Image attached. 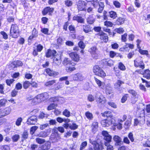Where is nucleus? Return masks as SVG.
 Here are the masks:
<instances>
[{"instance_id":"obj_1","label":"nucleus","mask_w":150,"mask_h":150,"mask_svg":"<svg viewBox=\"0 0 150 150\" xmlns=\"http://www.w3.org/2000/svg\"><path fill=\"white\" fill-rule=\"evenodd\" d=\"M95 96L98 106L101 107L106 102L105 98L100 93H98L96 94Z\"/></svg>"},{"instance_id":"obj_2","label":"nucleus","mask_w":150,"mask_h":150,"mask_svg":"<svg viewBox=\"0 0 150 150\" xmlns=\"http://www.w3.org/2000/svg\"><path fill=\"white\" fill-rule=\"evenodd\" d=\"M19 33L18 25L16 24H12L10 30V36L13 38H16L19 35Z\"/></svg>"},{"instance_id":"obj_3","label":"nucleus","mask_w":150,"mask_h":150,"mask_svg":"<svg viewBox=\"0 0 150 150\" xmlns=\"http://www.w3.org/2000/svg\"><path fill=\"white\" fill-rule=\"evenodd\" d=\"M93 71L96 75L101 77L106 76V74L102 69L97 65H95L93 68Z\"/></svg>"},{"instance_id":"obj_4","label":"nucleus","mask_w":150,"mask_h":150,"mask_svg":"<svg viewBox=\"0 0 150 150\" xmlns=\"http://www.w3.org/2000/svg\"><path fill=\"white\" fill-rule=\"evenodd\" d=\"M92 4L95 8H97L99 6L98 12L99 13H102L104 7L103 3L99 2L98 0H93L92 2Z\"/></svg>"},{"instance_id":"obj_5","label":"nucleus","mask_w":150,"mask_h":150,"mask_svg":"<svg viewBox=\"0 0 150 150\" xmlns=\"http://www.w3.org/2000/svg\"><path fill=\"white\" fill-rule=\"evenodd\" d=\"M49 95L47 93H44L37 95L34 99L36 102H40L48 98Z\"/></svg>"},{"instance_id":"obj_6","label":"nucleus","mask_w":150,"mask_h":150,"mask_svg":"<svg viewBox=\"0 0 150 150\" xmlns=\"http://www.w3.org/2000/svg\"><path fill=\"white\" fill-rule=\"evenodd\" d=\"M114 121L113 118L108 117L106 119L102 120L101 123L103 127H108L112 124L114 126H115V124L114 123Z\"/></svg>"},{"instance_id":"obj_7","label":"nucleus","mask_w":150,"mask_h":150,"mask_svg":"<svg viewBox=\"0 0 150 150\" xmlns=\"http://www.w3.org/2000/svg\"><path fill=\"white\" fill-rule=\"evenodd\" d=\"M87 5V2L84 1L80 0L77 2V8L79 11H86V6Z\"/></svg>"},{"instance_id":"obj_8","label":"nucleus","mask_w":150,"mask_h":150,"mask_svg":"<svg viewBox=\"0 0 150 150\" xmlns=\"http://www.w3.org/2000/svg\"><path fill=\"white\" fill-rule=\"evenodd\" d=\"M89 51L91 54L92 57L95 59H97L98 57L99 52L96 47H93L89 50Z\"/></svg>"},{"instance_id":"obj_9","label":"nucleus","mask_w":150,"mask_h":150,"mask_svg":"<svg viewBox=\"0 0 150 150\" xmlns=\"http://www.w3.org/2000/svg\"><path fill=\"white\" fill-rule=\"evenodd\" d=\"M37 117L35 115H32L28 118L26 123L28 125H35L37 122Z\"/></svg>"},{"instance_id":"obj_10","label":"nucleus","mask_w":150,"mask_h":150,"mask_svg":"<svg viewBox=\"0 0 150 150\" xmlns=\"http://www.w3.org/2000/svg\"><path fill=\"white\" fill-rule=\"evenodd\" d=\"M23 64L21 61L20 60H16L11 63L9 66L11 69H13L15 68L22 66Z\"/></svg>"},{"instance_id":"obj_11","label":"nucleus","mask_w":150,"mask_h":150,"mask_svg":"<svg viewBox=\"0 0 150 150\" xmlns=\"http://www.w3.org/2000/svg\"><path fill=\"white\" fill-rule=\"evenodd\" d=\"M141 114L138 117V119L139 122V124L141 125H143L145 122V117H144V109L141 111Z\"/></svg>"},{"instance_id":"obj_12","label":"nucleus","mask_w":150,"mask_h":150,"mask_svg":"<svg viewBox=\"0 0 150 150\" xmlns=\"http://www.w3.org/2000/svg\"><path fill=\"white\" fill-rule=\"evenodd\" d=\"M73 79L76 81H81L84 79V77L81 73H77L72 75Z\"/></svg>"},{"instance_id":"obj_13","label":"nucleus","mask_w":150,"mask_h":150,"mask_svg":"<svg viewBox=\"0 0 150 150\" xmlns=\"http://www.w3.org/2000/svg\"><path fill=\"white\" fill-rule=\"evenodd\" d=\"M102 133L104 137V139L106 141V142H111L112 137L110 135L107 131H103Z\"/></svg>"},{"instance_id":"obj_14","label":"nucleus","mask_w":150,"mask_h":150,"mask_svg":"<svg viewBox=\"0 0 150 150\" xmlns=\"http://www.w3.org/2000/svg\"><path fill=\"white\" fill-rule=\"evenodd\" d=\"M98 35H99L100 39L103 40V42H107L108 40V37L106 34L103 32L101 31L98 33Z\"/></svg>"},{"instance_id":"obj_15","label":"nucleus","mask_w":150,"mask_h":150,"mask_svg":"<svg viewBox=\"0 0 150 150\" xmlns=\"http://www.w3.org/2000/svg\"><path fill=\"white\" fill-rule=\"evenodd\" d=\"M69 55L72 59L75 62H78L79 59V55L74 52H71L69 53Z\"/></svg>"},{"instance_id":"obj_16","label":"nucleus","mask_w":150,"mask_h":150,"mask_svg":"<svg viewBox=\"0 0 150 150\" xmlns=\"http://www.w3.org/2000/svg\"><path fill=\"white\" fill-rule=\"evenodd\" d=\"M134 65L136 67H139L142 69H143L145 68V65L143 62L141 61L139 62L137 59L134 60Z\"/></svg>"},{"instance_id":"obj_17","label":"nucleus","mask_w":150,"mask_h":150,"mask_svg":"<svg viewBox=\"0 0 150 150\" xmlns=\"http://www.w3.org/2000/svg\"><path fill=\"white\" fill-rule=\"evenodd\" d=\"M54 11V9L53 8H50V7H47L45 8L42 11V14L43 15H46L48 13L50 14L52 13Z\"/></svg>"},{"instance_id":"obj_18","label":"nucleus","mask_w":150,"mask_h":150,"mask_svg":"<svg viewBox=\"0 0 150 150\" xmlns=\"http://www.w3.org/2000/svg\"><path fill=\"white\" fill-rule=\"evenodd\" d=\"M113 139L115 142L116 145H120L122 143V139L120 137L118 136L115 135L113 138Z\"/></svg>"},{"instance_id":"obj_19","label":"nucleus","mask_w":150,"mask_h":150,"mask_svg":"<svg viewBox=\"0 0 150 150\" xmlns=\"http://www.w3.org/2000/svg\"><path fill=\"white\" fill-rule=\"evenodd\" d=\"M56 53V52L54 50H48L46 53V56L47 57H54Z\"/></svg>"},{"instance_id":"obj_20","label":"nucleus","mask_w":150,"mask_h":150,"mask_svg":"<svg viewBox=\"0 0 150 150\" xmlns=\"http://www.w3.org/2000/svg\"><path fill=\"white\" fill-rule=\"evenodd\" d=\"M63 63L64 65H66V67L69 65L74 66L75 64L74 63L71 61L69 59L66 58L64 59Z\"/></svg>"},{"instance_id":"obj_21","label":"nucleus","mask_w":150,"mask_h":150,"mask_svg":"<svg viewBox=\"0 0 150 150\" xmlns=\"http://www.w3.org/2000/svg\"><path fill=\"white\" fill-rule=\"evenodd\" d=\"M94 78L96 82L98 85L99 87L102 89L104 88L105 86L104 83L103 82H101L100 80L95 77H94Z\"/></svg>"},{"instance_id":"obj_22","label":"nucleus","mask_w":150,"mask_h":150,"mask_svg":"<svg viewBox=\"0 0 150 150\" xmlns=\"http://www.w3.org/2000/svg\"><path fill=\"white\" fill-rule=\"evenodd\" d=\"M74 20L76 21L78 23H84V20L83 18L80 16H74L73 18Z\"/></svg>"},{"instance_id":"obj_23","label":"nucleus","mask_w":150,"mask_h":150,"mask_svg":"<svg viewBox=\"0 0 150 150\" xmlns=\"http://www.w3.org/2000/svg\"><path fill=\"white\" fill-rule=\"evenodd\" d=\"M38 32L37 30L35 28H34L32 31V35L30 36L28 38L29 40H31L34 38H37L38 35Z\"/></svg>"},{"instance_id":"obj_24","label":"nucleus","mask_w":150,"mask_h":150,"mask_svg":"<svg viewBox=\"0 0 150 150\" xmlns=\"http://www.w3.org/2000/svg\"><path fill=\"white\" fill-rule=\"evenodd\" d=\"M50 143L47 142L41 146V150H47L50 149Z\"/></svg>"},{"instance_id":"obj_25","label":"nucleus","mask_w":150,"mask_h":150,"mask_svg":"<svg viewBox=\"0 0 150 150\" xmlns=\"http://www.w3.org/2000/svg\"><path fill=\"white\" fill-rule=\"evenodd\" d=\"M11 108L9 107H8L5 108L3 110L1 111V112H3L2 113L3 116L9 114L11 111Z\"/></svg>"},{"instance_id":"obj_26","label":"nucleus","mask_w":150,"mask_h":150,"mask_svg":"<svg viewBox=\"0 0 150 150\" xmlns=\"http://www.w3.org/2000/svg\"><path fill=\"white\" fill-rule=\"evenodd\" d=\"M93 148L94 150H102L103 149L102 144H99L97 142L94 144Z\"/></svg>"},{"instance_id":"obj_27","label":"nucleus","mask_w":150,"mask_h":150,"mask_svg":"<svg viewBox=\"0 0 150 150\" xmlns=\"http://www.w3.org/2000/svg\"><path fill=\"white\" fill-rule=\"evenodd\" d=\"M102 116L104 117H106L107 118L108 117H110L111 118H113V116L112 114V113L110 111H107L101 114Z\"/></svg>"},{"instance_id":"obj_28","label":"nucleus","mask_w":150,"mask_h":150,"mask_svg":"<svg viewBox=\"0 0 150 150\" xmlns=\"http://www.w3.org/2000/svg\"><path fill=\"white\" fill-rule=\"evenodd\" d=\"M98 125L97 122H94L91 126L92 130L93 132H95L98 129Z\"/></svg>"},{"instance_id":"obj_29","label":"nucleus","mask_w":150,"mask_h":150,"mask_svg":"<svg viewBox=\"0 0 150 150\" xmlns=\"http://www.w3.org/2000/svg\"><path fill=\"white\" fill-rule=\"evenodd\" d=\"M46 72L50 76H55L57 74V73L56 72L53 71L50 69H46Z\"/></svg>"},{"instance_id":"obj_30","label":"nucleus","mask_w":150,"mask_h":150,"mask_svg":"<svg viewBox=\"0 0 150 150\" xmlns=\"http://www.w3.org/2000/svg\"><path fill=\"white\" fill-rule=\"evenodd\" d=\"M143 77L146 78L147 79H149L150 78V71L148 69L146 70L142 74Z\"/></svg>"},{"instance_id":"obj_31","label":"nucleus","mask_w":150,"mask_h":150,"mask_svg":"<svg viewBox=\"0 0 150 150\" xmlns=\"http://www.w3.org/2000/svg\"><path fill=\"white\" fill-rule=\"evenodd\" d=\"M110 142H105V145L106 147L107 150H114V148L113 146L110 144Z\"/></svg>"},{"instance_id":"obj_32","label":"nucleus","mask_w":150,"mask_h":150,"mask_svg":"<svg viewBox=\"0 0 150 150\" xmlns=\"http://www.w3.org/2000/svg\"><path fill=\"white\" fill-rule=\"evenodd\" d=\"M106 90V92L107 94H110L112 92V88L110 84L107 85Z\"/></svg>"},{"instance_id":"obj_33","label":"nucleus","mask_w":150,"mask_h":150,"mask_svg":"<svg viewBox=\"0 0 150 150\" xmlns=\"http://www.w3.org/2000/svg\"><path fill=\"white\" fill-rule=\"evenodd\" d=\"M87 22L89 24H92L95 21V18L93 15L89 16L87 19Z\"/></svg>"},{"instance_id":"obj_34","label":"nucleus","mask_w":150,"mask_h":150,"mask_svg":"<svg viewBox=\"0 0 150 150\" xmlns=\"http://www.w3.org/2000/svg\"><path fill=\"white\" fill-rule=\"evenodd\" d=\"M57 55H56L55 57H54L53 59V63L57 65H59L61 63L60 59H58L57 58Z\"/></svg>"},{"instance_id":"obj_35","label":"nucleus","mask_w":150,"mask_h":150,"mask_svg":"<svg viewBox=\"0 0 150 150\" xmlns=\"http://www.w3.org/2000/svg\"><path fill=\"white\" fill-rule=\"evenodd\" d=\"M74 66L69 65L66 67V70L67 72L72 71L75 70L76 68L74 67Z\"/></svg>"},{"instance_id":"obj_36","label":"nucleus","mask_w":150,"mask_h":150,"mask_svg":"<svg viewBox=\"0 0 150 150\" xmlns=\"http://www.w3.org/2000/svg\"><path fill=\"white\" fill-rule=\"evenodd\" d=\"M125 21V18L121 17H119L116 20V23L117 25H121L124 23Z\"/></svg>"},{"instance_id":"obj_37","label":"nucleus","mask_w":150,"mask_h":150,"mask_svg":"<svg viewBox=\"0 0 150 150\" xmlns=\"http://www.w3.org/2000/svg\"><path fill=\"white\" fill-rule=\"evenodd\" d=\"M28 133L27 132L25 131L22 134V140L23 141L24 140L27 139L28 137Z\"/></svg>"},{"instance_id":"obj_38","label":"nucleus","mask_w":150,"mask_h":150,"mask_svg":"<svg viewBox=\"0 0 150 150\" xmlns=\"http://www.w3.org/2000/svg\"><path fill=\"white\" fill-rule=\"evenodd\" d=\"M109 16L111 18L114 19L115 18L117 17V14L116 12L111 11L109 12Z\"/></svg>"},{"instance_id":"obj_39","label":"nucleus","mask_w":150,"mask_h":150,"mask_svg":"<svg viewBox=\"0 0 150 150\" xmlns=\"http://www.w3.org/2000/svg\"><path fill=\"white\" fill-rule=\"evenodd\" d=\"M83 31L86 33H88L91 31V28L88 25H83Z\"/></svg>"},{"instance_id":"obj_40","label":"nucleus","mask_w":150,"mask_h":150,"mask_svg":"<svg viewBox=\"0 0 150 150\" xmlns=\"http://www.w3.org/2000/svg\"><path fill=\"white\" fill-rule=\"evenodd\" d=\"M30 85V83L28 81H25L23 82V88L26 89L28 88Z\"/></svg>"},{"instance_id":"obj_41","label":"nucleus","mask_w":150,"mask_h":150,"mask_svg":"<svg viewBox=\"0 0 150 150\" xmlns=\"http://www.w3.org/2000/svg\"><path fill=\"white\" fill-rule=\"evenodd\" d=\"M57 106V104L52 103L48 107L47 109L48 110H52L54 109Z\"/></svg>"},{"instance_id":"obj_42","label":"nucleus","mask_w":150,"mask_h":150,"mask_svg":"<svg viewBox=\"0 0 150 150\" xmlns=\"http://www.w3.org/2000/svg\"><path fill=\"white\" fill-rule=\"evenodd\" d=\"M62 114L64 115L67 117H69L71 115L70 112L66 109L63 111L62 112Z\"/></svg>"},{"instance_id":"obj_43","label":"nucleus","mask_w":150,"mask_h":150,"mask_svg":"<svg viewBox=\"0 0 150 150\" xmlns=\"http://www.w3.org/2000/svg\"><path fill=\"white\" fill-rule=\"evenodd\" d=\"M85 115L86 117L89 120L92 119L93 117L92 114L88 111L87 112L85 113Z\"/></svg>"},{"instance_id":"obj_44","label":"nucleus","mask_w":150,"mask_h":150,"mask_svg":"<svg viewBox=\"0 0 150 150\" xmlns=\"http://www.w3.org/2000/svg\"><path fill=\"white\" fill-rule=\"evenodd\" d=\"M78 128V125L74 122L72 124L69 123V128L71 129L74 130Z\"/></svg>"},{"instance_id":"obj_45","label":"nucleus","mask_w":150,"mask_h":150,"mask_svg":"<svg viewBox=\"0 0 150 150\" xmlns=\"http://www.w3.org/2000/svg\"><path fill=\"white\" fill-rule=\"evenodd\" d=\"M139 49V52L141 54L143 55H147L148 54V52L147 50H143L140 47Z\"/></svg>"},{"instance_id":"obj_46","label":"nucleus","mask_w":150,"mask_h":150,"mask_svg":"<svg viewBox=\"0 0 150 150\" xmlns=\"http://www.w3.org/2000/svg\"><path fill=\"white\" fill-rule=\"evenodd\" d=\"M7 100L5 99H2L0 100V106L1 107L5 106Z\"/></svg>"},{"instance_id":"obj_47","label":"nucleus","mask_w":150,"mask_h":150,"mask_svg":"<svg viewBox=\"0 0 150 150\" xmlns=\"http://www.w3.org/2000/svg\"><path fill=\"white\" fill-rule=\"evenodd\" d=\"M87 143L85 141L82 142L80 145V150H83L87 146Z\"/></svg>"},{"instance_id":"obj_48","label":"nucleus","mask_w":150,"mask_h":150,"mask_svg":"<svg viewBox=\"0 0 150 150\" xmlns=\"http://www.w3.org/2000/svg\"><path fill=\"white\" fill-rule=\"evenodd\" d=\"M56 81L55 80H52L50 81L47 82L45 83V86H50L53 84Z\"/></svg>"},{"instance_id":"obj_49","label":"nucleus","mask_w":150,"mask_h":150,"mask_svg":"<svg viewBox=\"0 0 150 150\" xmlns=\"http://www.w3.org/2000/svg\"><path fill=\"white\" fill-rule=\"evenodd\" d=\"M38 128L37 126H34L32 127L30 129V134L32 135L33 134Z\"/></svg>"},{"instance_id":"obj_50","label":"nucleus","mask_w":150,"mask_h":150,"mask_svg":"<svg viewBox=\"0 0 150 150\" xmlns=\"http://www.w3.org/2000/svg\"><path fill=\"white\" fill-rule=\"evenodd\" d=\"M124 83L121 80H118L117 81V82L115 83V85L116 88H117L120 86L121 85Z\"/></svg>"},{"instance_id":"obj_51","label":"nucleus","mask_w":150,"mask_h":150,"mask_svg":"<svg viewBox=\"0 0 150 150\" xmlns=\"http://www.w3.org/2000/svg\"><path fill=\"white\" fill-rule=\"evenodd\" d=\"M118 68L121 70L124 71L126 69V68L124 65L121 62L119 64Z\"/></svg>"},{"instance_id":"obj_52","label":"nucleus","mask_w":150,"mask_h":150,"mask_svg":"<svg viewBox=\"0 0 150 150\" xmlns=\"http://www.w3.org/2000/svg\"><path fill=\"white\" fill-rule=\"evenodd\" d=\"M38 135L39 137H45L47 136V133L45 132L42 131Z\"/></svg>"},{"instance_id":"obj_53","label":"nucleus","mask_w":150,"mask_h":150,"mask_svg":"<svg viewBox=\"0 0 150 150\" xmlns=\"http://www.w3.org/2000/svg\"><path fill=\"white\" fill-rule=\"evenodd\" d=\"M79 47L81 49H83L85 47L86 45L84 42L82 41H80L78 43Z\"/></svg>"},{"instance_id":"obj_54","label":"nucleus","mask_w":150,"mask_h":150,"mask_svg":"<svg viewBox=\"0 0 150 150\" xmlns=\"http://www.w3.org/2000/svg\"><path fill=\"white\" fill-rule=\"evenodd\" d=\"M62 98L61 97H53L52 98H51L50 99V101L53 102H56L57 101H58L59 100L61 99H62Z\"/></svg>"},{"instance_id":"obj_55","label":"nucleus","mask_w":150,"mask_h":150,"mask_svg":"<svg viewBox=\"0 0 150 150\" xmlns=\"http://www.w3.org/2000/svg\"><path fill=\"white\" fill-rule=\"evenodd\" d=\"M108 104L112 107L116 108H117V106L116 104L112 102H109L108 103Z\"/></svg>"},{"instance_id":"obj_56","label":"nucleus","mask_w":150,"mask_h":150,"mask_svg":"<svg viewBox=\"0 0 150 150\" xmlns=\"http://www.w3.org/2000/svg\"><path fill=\"white\" fill-rule=\"evenodd\" d=\"M14 81L15 80L13 79H8L6 80V82L8 85L11 86V84H12Z\"/></svg>"},{"instance_id":"obj_57","label":"nucleus","mask_w":150,"mask_h":150,"mask_svg":"<svg viewBox=\"0 0 150 150\" xmlns=\"http://www.w3.org/2000/svg\"><path fill=\"white\" fill-rule=\"evenodd\" d=\"M36 142L39 144H42L45 142V139L40 138H37L36 139Z\"/></svg>"},{"instance_id":"obj_58","label":"nucleus","mask_w":150,"mask_h":150,"mask_svg":"<svg viewBox=\"0 0 150 150\" xmlns=\"http://www.w3.org/2000/svg\"><path fill=\"white\" fill-rule=\"evenodd\" d=\"M64 85L63 83H59L57 84V87H55V89L56 90L60 89L62 88L64 86Z\"/></svg>"},{"instance_id":"obj_59","label":"nucleus","mask_w":150,"mask_h":150,"mask_svg":"<svg viewBox=\"0 0 150 150\" xmlns=\"http://www.w3.org/2000/svg\"><path fill=\"white\" fill-rule=\"evenodd\" d=\"M104 25L107 27H111L113 24L111 22L108 21H105L104 23Z\"/></svg>"},{"instance_id":"obj_60","label":"nucleus","mask_w":150,"mask_h":150,"mask_svg":"<svg viewBox=\"0 0 150 150\" xmlns=\"http://www.w3.org/2000/svg\"><path fill=\"white\" fill-rule=\"evenodd\" d=\"M115 31L117 33L121 34L122 33L124 32V30L122 28H118L116 29Z\"/></svg>"},{"instance_id":"obj_61","label":"nucleus","mask_w":150,"mask_h":150,"mask_svg":"<svg viewBox=\"0 0 150 150\" xmlns=\"http://www.w3.org/2000/svg\"><path fill=\"white\" fill-rule=\"evenodd\" d=\"M22 121V119L21 117L18 118L16 120V124L18 126H19L21 125V123Z\"/></svg>"},{"instance_id":"obj_62","label":"nucleus","mask_w":150,"mask_h":150,"mask_svg":"<svg viewBox=\"0 0 150 150\" xmlns=\"http://www.w3.org/2000/svg\"><path fill=\"white\" fill-rule=\"evenodd\" d=\"M127 33H125L124 35H122L121 40L122 42H125L127 40Z\"/></svg>"},{"instance_id":"obj_63","label":"nucleus","mask_w":150,"mask_h":150,"mask_svg":"<svg viewBox=\"0 0 150 150\" xmlns=\"http://www.w3.org/2000/svg\"><path fill=\"white\" fill-rule=\"evenodd\" d=\"M41 31L44 34L47 35L48 33L49 29L47 28H42Z\"/></svg>"},{"instance_id":"obj_64","label":"nucleus","mask_w":150,"mask_h":150,"mask_svg":"<svg viewBox=\"0 0 150 150\" xmlns=\"http://www.w3.org/2000/svg\"><path fill=\"white\" fill-rule=\"evenodd\" d=\"M15 88L16 90H21L22 88V85L20 83H18L16 84Z\"/></svg>"}]
</instances>
